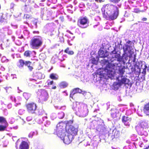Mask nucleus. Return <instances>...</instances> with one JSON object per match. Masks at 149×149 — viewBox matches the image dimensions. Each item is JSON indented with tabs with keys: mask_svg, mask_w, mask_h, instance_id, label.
<instances>
[{
	"mask_svg": "<svg viewBox=\"0 0 149 149\" xmlns=\"http://www.w3.org/2000/svg\"><path fill=\"white\" fill-rule=\"evenodd\" d=\"M41 99L43 101L47 100L48 97V95L47 91L45 90H42L40 96Z\"/></svg>",
	"mask_w": 149,
	"mask_h": 149,
	"instance_id": "obj_10",
	"label": "nucleus"
},
{
	"mask_svg": "<svg viewBox=\"0 0 149 149\" xmlns=\"http://www.w3.org/2000/svg\"><path fill=\"white\" fill-rule=\"evenodd\" d=\"M0 123L8 124L6 119L2 116H0Z\"/></svg>",
	"mask_w": 149,
	"mask_h": 149,
	"instance_id": "obj_19",
	"label": "nucleus"
},
{
	"mask_svg": "<svg viewBox=\"0 0 149 149\" xmlns=\"http://www.w3.org/2000/svg\"><path fill=\"white\" fill-rule=\"evenodd\" d=\"M136 61V58H135V57L134 58V59L133 60V62H135Z\"/></svg>",
	"mask_w": 149,
	"mask_h": 149,
	"instance_id": "obj_56",
	"label": "nucleus"
},
{
	"mask_svg": "<svg viewBox=\"0 0 149 149\" xmlns=\"http://www.w3.org/2000/svg\"><path fill=\"white\" fill-rule=\"evenodd\" d=\"M103 17L107 20H113L116 19L119 15L118 7L113 4H107L103 6L102 8Z\"/></svg>",
	"mask_w": 149,
	"mask_h": 149,
	"instance_id": "obj_1",
	"label": "nucleus"
},
{
	"mask_svg": "<svg viewBox=\"0 0 149 149\" xmlns=\"http://www.w3.org/2000/svg\"><path fill=\"white\" fill-rule=\"evenodd\" d=\"M33 33L34 34H35V33L38 34L39 33V32L38 31H33Z\"/></svg>",
	"mask_w": 149,
	"mask_h": 149,
	"instance_id": "obj_48",
	"label": "nucleus"
},
{
	"mask_svg": "<svg viewBox=\"0 0 149 149\" xmlns=\"http://www.w3.org/2000/svg\"><path fill=\"white\" fill-rule=\"evenodd\" d=\"M95 1L97 2H98V1H99V2H101L102 0H95Z\"/></svg>",
	"mask_w": 149,
	"mask_h": 149,
	"instance_id": "obj_52",
	"label": "nucleus"
},
{
	"mask_svg": "<svg viewBox=\"0 0 149 149\" xmlns=\"http://www.w3.org/2000/svg\"><path fill=\"white\" fill-rule=\"evenodd\" d=\"M114 57L117 58V60L118 61H121L122 60V57L120 56L119 54L117 53L116 54Z\"/></svg>",
	"mask_w": 149,
	"mask_h": 149,
	"instance_id": "obj_21",
	"label": "nucleus"
},
{
	"mask_svg": "<svg viewBox=\"0 0 149 149\" xmlns=\"http://www.w3.org/2000/svg\"><path fill=\"white\" fill-rule=\"evenodd\" d=\"M23 95L26 100H27L29 98V94L26 93H24Z\"/></svg>",
	"mask_w": 149,
	"mask_h": 149,
	"instance_id": "obj_31",
	"label": "nucleus"
},
{
	"mask_svg": "<svg viewBox=\"0 0 149 149\" xmlns=\"http://www.w3.org/2000/svg\"><path fill=\"white\" fill-rule=\"evenodd\" d=\"M143 111L144 113L147 116H149V102L144 105Z\"/></svg>",
	"mask_w": 149,
	"mask_h": 149,
	"instance_id": "obj_13",
	"label": "nucleus"
},
{
	"mask_svg": "<svg viewBox=\"0 0 149 149\" xmlns=\"http://www.w3.org/2000/svg\"><path fill=\"white\" fill-rule=\"evenodd\" d=\"M53 83V81H50L47 84L48 85H52Z\"/></svg>",
	"mask_w": 149,
	"mask_h": 149,
	"instance_id": "obj_43",
	"label": "nucleus"
},
{
	"mask_svg": "<svg viewBox=\"0 0 149 149\" xmlns=\"http://www.w3.org/2000/svg\"><path fill=\"white\" fill-rule=\"evenodd\" d=\"M29 137H30L31 136H32V135H30V134H29Z\"/></svg>",
	"mask_w": 149,
	"mask_h": 149,
	"instance_id": "obj_57",
	"label": "nucleus"
},
{
	"mask_svg": "<svg viewBox=\"0 0 149 149\" xmlns=\"http://www.w3.org/2000/svg\"><path fill=\"white\" fill-rule=\"evenodd\" d=\"M98 54L100 57L103 58L107 57L109 55L108 52L107 50L104 51L102 50H100L98 51Z\"/></svg>",
	"mask_w": 149,
	"mask_h": 149,
	"instance_id": "obj_11",
	"label": "nucleus"
},
{
	"mask_svg": "<svg viewBox=\"0 0 149 149\" xmlns=\"http://www.w3.org/2000/svg\"><path fill=\"white\" fill-rule=\"evenodd\" d=\"M31 52L29 50H26L24 53V56L26 57H29L30 56V54Z\"/></svg>",
	"mask_w": 149,
	"mask_h": 149,
	"instance_id": "obj_27",
	"label": "nucleus"
},
{
	"mask_svg": "<svg viewBox=\"0 0 149 149\" xmlns=\"http://www.w3.org/2000/svg\"><path fill=\"white\" fill-rule=\"evenodd\" d=\"M37 76H38V78L41 79L42 78V74L40 72H38L37 73Z\"/></svg>",
	"mask_w": 149,
	"mask_h": 149,
	"instance_id": "obj_37",
	"label": "nucleus"
},
{
	"mask_svg": "<svg viewBox=\"0 0 149 149\" xmlns=\"http://www.w3.org/2000/svg\"><path fill=\"white\" fill-rule=\"evenodd\" d=\"M111 115L112 117L113 118H114L116 117V112L113 111H112L111 112Z\"/></svg>",
	"mask_w": 149,
	"mask_h": 149,
	"instance_id": "obj_30",
	"label": "nucleus"
},
{
	"mask_svg": "<svg viewBox=\"0 0 149 149\" xmlns=\"http://www.w3.org/2000/svg\"><path fill=\"white\" fill-rule=\"evenodd\" d=\"M125 68L124 67L122 68H120L118 70L119 74L121 75V77H123V75L125 72Z\"/></svg>",
	"mask_w": 149,
	"mask_h": 149,
	"instance_id": "obj_20",
	"label": "nucleus"
},
{
	"mask_svg": "<svg viewBox=\"0 0 149 149\" xmlns=\"http://www.w3.org/2000/svg\"><path fill=\"white\" fill-rule=\"evenodd\" d=\"M73 123L72 119L67 121L66 124L63 122H60L56 125V129L57 130H76L78 127L73 126L72 125Z\"/></svg>",
	"mask_w": 149,
	"mask_h": 149,
	"instance_id": "obj_2",
	"label": "nucleus"
},
{
	"mask_svg": "<svg viewBox=\"0 0 149 149\" xmlns=\"http://www.w3.org/2000/svg\"><path fill=\"white\" fill-rule=\"evenodd\" d=\"M130 81L129 79H127L125 77L122 78L121 80H118V84L120 86H121L123 84L125 85L128 84Z\"/></svg>",
	"mask_w": 149,
	"mask_h": 149,
	"instance_id": "obj_12",
	"label": "nucleus"
},
{
	"mask_svg": "<svg viewBox=\"0 0 149 149\" xmlns=\"http://www.w3.org/2000/svg\"><path fill=\"white\" fill-rule=\"evenodd\" d=\"M56 88V86H54V87H52V89H55Z\"/></svg>",
	"mask_w": 149,
	"mask_h": 149,
	"instance_id": "obj_53",
	"label": "nucleus"
},
{
	"mask_svg": "<svg viewBox=\"0 0 149 149\" xmlns=\"http://www.w3.org/2000/svg\"><path fill=\"white\" fill-rule=\"evenodd\" d=\"M45 0H41L42 2H44V1Z\"/></svg>",
	"mask_w": 149,
	"mask_h": 149,
	"instance_id": "obj_58",
	"label": "nucleus"
},
{
	"mask_svg": "<svg viewBox=\"0 0 149 149\" xmlns=\"http://www.w3.org/2000/svg\"><path fill=\"white\" fill-rule=\"evenodd\" d=\"M132 42L130 40H128L127 42L126 43L129 44L131 45V43Z\"/></svg>",
	"mask_w": 149,
	"mask_h": 149,
	"instance_id": "obj_44",
	"label": "nucleus"
},
{
	"mask_svg": "<svg viewBox=\"0 0 149 149\" xmlns=\"http://www.w3.org/2000/svg\"><path fill=\"white\" fill-rule=\"evenodd\" d=\"M138 134L141 136H142L145 135L144 133L143 132H142V131H137Z\"/></svg>",
	"mask_w": 149,
	"mask_h": 149,
	"instance_id": "obj_38",
	"label": "nucleus"
},
{
	"mask_svg": "<svg viewBox=\"0 0 149 149\" xmlns=\"http://www.w3.org/2000/svg\"><path fill=\"white\" fill-rule=\"evenodd\" d=\"M17 149H29V145L26 141H22L20 143L18 147L17 145L16 146Z\"/></svg>",
	"mask_w": 149,
	"mask_h": 149,
	"instance_id": "obj_6",
	"label": "nucleus"
},
{
	"mask_svg": "<svg viewBox=\"0 0 149 149\" xmlns=\"http://www.w3.org/2000/svg\"><path fill=\"white\" fill-rule=\"evenodd\" d=\"M116 48H114V50L111 52V53L113 54H117V52L116 50Z\"/></svg>",
	"mask_w": 149,
	"mask_h": 149,
	"instance_id": "obj_41",
	"label": "nucleus"
},
{
	"mask_svg": "<svg viewBox=\"0 0 149 149\" xmlns=\"http://www.w3.org/2000/svg\"><path fill=\"white\" fill-rule=\"evenodd\" d=\"M141 11V10L139 9L136 8L134 9L133 12L136 13H139Z\"/></svg>",
	"mask_w": 149,
	"mask_h": 149,
	"instance_id": "obj_36",
	"label": "nucleus"
},
{
	"mask_svg": "<svg viewBox=\"0 0 149 149\" xmlns=\"http://www.w3.org/2000/svg\"><path fill=\"white\" fill-rule=\"evenodd\" d=\"M142 20L143 21H146L147 20V18L146 17H143L142 19Z\"/></svg>",
	"mask_w": 149,
	"mask_h": 149,
	"instance_id": "obj_46",
	"label": "nucleus"
},
{
	"mask_svg": "<svg viewBox=\"0 0 149 149\" xmlns=\"http://www.w3.org/2000/svg\"><path fill=\"white\" fill-rule=\"evenodd\" d=\"M7 146V144H5L3 145V146L4 147H6Z\"/></svg>",
	"mask_w": 149,
	"mask_h": 149,
	"instance_id": "obj_51",
	"label": "nucleus"
},
{
	"mask_svg": "<svg viewBox=\"0 0 149 149\" xmlns=\"http://www.w3.org/2000/svg\"><path fill=\"white\" fill-rule=\"evenodd\" d=\"M26 61L22 59H19L17 62V65L19 68H22L23 67L24 65H25Z\"/></svg>",
	"mask_w": 149,
	"mask_h": 149,
	"instance_id": "obj_14",
	"label": "nucleus"
},
{
	"mask_svg": "<svg viewBox=\"0 0 149 149\" xmlns=\"http://www.w3.org/2000/svg\"><path fill=\"white\" fill-rule=\"evenodd\" d=\"M122 121L125 125L129 126L130 123L131 121V118L128 116H124L122 117Z\"/></svg>",
	"mask_w": 149,
	"mask_h": 149,
	"instance_id": "obj_9",
	"label": "nucleus"
},
{
	"mask_svg": "<svg viewBox=\"0 0 149 149\" xmlns=\"http://www.w3.org/2000/svg\"><path fill=\"white\" fill-rule=\"evenodd\" d=\"M145 68L143 69V71L142 72V73L144 75H146V69L147 67V66L145 65Z\"/></svg>",
	"mask_w": 149,
	"mask_h": 149,
	"instance_id": "obj_34",
	"label": "nucleus"
},
{
	"mask_svg": "<svg viewBox=\"0 0 149 149\" xmlns=\"http://www.w3.org/2000/svg\"><path fill=\"white\" fill-rule=\"evenodd\" d=\"M17 1H18V0H16Z\"/></svg>",
	"mask_w": 149,
	"mask_h": 149,
	"instance_id": "obj_61",
	"label": "nucleus"
},
{
	"mask_svg": "<svg viewBox=\"0 0 149 149\" xmlns=\"http://www.w3.org/2000/svg\"><path fill=\"white\" fill-rule=\"evenodd\" d=\"M27 111L29 113L34 114L36 113V111L37 108V106L36 103L33 102H31L27 103L25 105Z\"/></svg>",
	"mask_w": 149,
	"mask_h": 149,
	"instance_id": "obj_5",
	"label": "nucleus"
},
{
	"mask_svg": "<svg viewBox=\"0 0 149 149\" xmlns=\"http://www.w3.org/2000/svg\"><path fill=\"white\" fill-rule=\"evenodd\" d=\"M87 135L88 136V137L90 139L92 138V137L94 136V134H92L91 133V132H90V133L87 132Z\"/></svg>",
	"mask_w": 149,
	"mask_h": 149,
	"instance_id": "obj_33",
	"label": "nucleus"
},
{
	"mask_svg": "<svg viewBox=\"0 0 149 149\" xmlns=\"http://www.w3.org/2000/svg\"><path fill=\"white\" fill-rule=\"evenodd\" d=\"M58 117L60 119H62L64 118L65 114L63 112H61L59 113L58 114Z\"/></svg>",
	"mask_w": 149,
	"mask_h": 149,
	"instance_id": "obj_28",
	"label": "nucleus"
},
{
	"mask_svg": "<svg viewBox=\"0 0 149 149\" xmlns=\"http://www.w3.org/2000/svg\"><path fill=\"white\" fill-rule=\"evenodd\" d=\"M116 149V148H114V149Z\"/></svg>",
	"mask_w": 149,
	"mask_h": 149,
	"instance_id": "obj_62",
	"label": "nucleus"
},
{
	"mask_svg": "<svg viewBox=\"0 0 149 149\" xmlns=\"http://www.w3.org/2000/svg\"><path fill=\"white\" fill-rule=\"evenodd\" d=\"M77 134V131H65L66 135L63 139L64 143L66 144L70 143L74 136H76Z\"/></svg>",
	"mask_w": 149,
	"mask_h": 149,
	"instance_id": "obj_3",
	"label": "nucleus"
},
{
	"mask_svg": "<svg viewBox=\"0 0 149 149\" xmlns=\"http://www.w3.org/2000/svg\"><path fill=\"white\" fill-rule=\"evenodd\" d=\"M109 1L113 3H117L120 2V0H109Z\"/></svg>",
	"mask_w": 149,
	"mask_h": 149,
	"instance_id": "obj_35",
	"label": "nucleus"
},
{
	"mask_svg": "<svg viewBox=\"0 0 149 149\" xmlns=\"http://www.w3.org/2000/svg\"><path fill=\"white\" fill-rule=\"evenodd\" d=\"M75 94L72 91V92L70 94V97L73 98V97L74 95Z\"/></svg>",
	"mask_w": 149,
	"mask_h": 149,
	"instance_id": "obj_42",
	"label": "nucleus"
},
{
	"mask_svg": "<svg viewBox=\"0 0 149 149\" xmlns=\"http://www.w3.org/2000/svg\"><path fill=\"white\" fill-rule=\"evenodd\" d=\"M31 119V118L29 117H28L26 118V120L28 121H29Z\"/></svg>",
	"mask_w": 149,
	"mask_h": 149,
	"instance_id": "obj_45",
	"label": "nucleus"
},
{
	"mask_svg": "<svg viewBox=\"0 0 149 149\" xmlns=\"http://www.w3.org/2000/svg\"><path fill=\"white\" fill-rule=\"evenodd\" d=\"M13 129L15 130H16L17 128V126H15L13 127Z\"/></svg>",
	"mask_w": 149,
	"mask_h": 149,
	"instance_id": "obj_49",
	"label": "nucleus"
},
{
	"mask_svg": "<svg viewBox=\"0 0 149 149\" xmlns=\"http://www.w3.org/2000/svg\"><path fill=\"white\" fill-rule=\"evenodd\" d=\"M49 77L52 79L57 80L58 79V77L56 74L52 73L50 75Z\"/></svg>",
	"mask_w": 149,
	"mask_h": 149,
	"instance_id": "obj_23",
	"label": "nucleus"
},
{
	"mask_svg": "<svg viewBox=\"0 0 149 149\" xmlns=\"http://www.w3.org/2000/svg\"><path fill=\"white\" fill-rule=\"evenodd\" d=\"M119 131H115L114 134V136L116 137H118L119 136Z\"/></svg>",
	"mask_w": 149,
	"mask_h": 149,
	"instance_id": "obj_32",
	"label": "nucleus"
},
{
	"mask_svg": "<svg viewBox=\"0 0 149 149\" xmlns=\"http://www.w3.org/2000/svg\"><path fill=\"white\" fill-rule=\"evenodd\" d=\"M60 18L61 19V20H62V21H63L64 18H63V17H61Z\"/></svg>",
	"mask_w": 149,
	"mask_h": 149,
	"instance_id": "obj_50",
	"label": "nucleus"
},
{
	"mask_svg": "<svg viewBox=\"0 0 149 149\" xmlns=\"http://www.w3.org/2000/svg\"><path fill=\"white\" fill-rule=\"evenodd\" d=\"M72 91L75 94L77 93H81L82 92V90L79 88H74L73 89Z\"/></svg>",
	"mask_w": 149,
	"mask_h": 149,
	"instance_id": "obj_26",
	"label": "nucleus"
},
{
	"mask_svg": "<svg viewBox=\"0 0 149 149\" xmlns=\"http://www.w3.org/2000/svg\"><path fill=\"white\" fill-rule=\"evenodd\" d=\"M31 65V62H30L29 61H26L25 65L27 66L28 67V68L30 71H31L33 69V67Z\"/></svg>",
	"mask_w": 149,
	"mask_h": 149,
	"instance_id": "obj_17",
	"label": "nucleus"
},
{
	"mask_svg": "<svg viewBox=\"0 0 149 149\" xmlns=\"http://www.w3.org/2000/svg\"><path fill=\"white\" fill-rule=\"evenodd\" d=\"M140 125L141 126L143 127L142 126L143 125L144 126H145L146 125V123L144 122H142L140 123Z\"/></svg>",
	"mask_w": 149,
	"mask_h": 149,
	"instance_id": "obj_39",
	"label": "nucleus"
},
{
	"mask_svg": "<svg viewBox=\"0 0 149 149\" xmlns=\"http://www.w3.org/2000/svg\"><path fill=\"white\" fill-rule=\"evenodd\" d=\"M42 43V41L41 38L35 36L31 39L30 45L32 48L38 49L41 46Z\"/></svg>",
	"mask_w": 149,
	"mask_h": 149,
	"instance_id": "obj_4",
	"label": "nucleus"
},
{
	"mask_svg": "<svg viewBox=\"0 0 149 149\" xmlns=\"http://www.w3.org/2000/svg\"><path fill=\"white\" fill-rule=\"evenodd\" d=\"M42 54H40V55H39L40 57V56H42L41 55H42Z\"/></svg>",
	"mask_w": 149,
	"mask_h": 149,
	"instance_id": "obj_59",
	"label": "nucleus"
},
{
	"mask_svg": "<svg viewBox=\"0 0 149 149\" xmlns=\"http://www.w3.org/2000/svg\"><path fill=\"white\" fill-rule=\"evenodd\" d=\"M144 149H149V145L148 146V147H146L145 148H144Z\"/></svg>",
	"mask_w": 149,
	"mask_h": 149,
	"instance_id": "obj_55",
	"label": "nucleus"
},
{
	"mask_svg": "<svg viewBox=\"0 0 149 149\" xmlns=\"http://www.w3.org/2000/svg\"><path fill=\"white\" fill-rule=\"evenodd\" d=\"M69 47H67L65 50L64 52L69 55H72L74 54V52L72 51H69Z\"/></svg>",
	"mask_w": 149,
	"mask_h": 149,
	"instance_id": "obj_22",
	"label": "nucleus"
},
{
	"mask_svg": "<svg viewBox=\"0 0 149 149\" xmlns=\"http://www.w3.org/2000/svg\"><path fill=\"white\" fill-rule=\"evenodd\" d=\"M55 133L56 134L58 137L61 138L62 140L66 135L65 134V131L64 132H63L62 131H57Z\"/></svg>",
	"mask_w": 149,
	"mask_h": 149,
	"instance_id": "obj_15",
	"label": "nucleus"
},
{
	"mask_svg": "<svg viewBox=\"0 0 149 149\" xmlns=\"http://www.w3.org/2000/svg\"><path fill=\"white\" fill-rule=\"evenodd\" d=\"M115 67V66L114 64L109 63L107 65L105 68L107 70L108 72L111 74V72H113V70H115L114 68Z\"/></svg>",
	"mask_w": 149,
	"mask_h": 149,
	"instance_id": "obj_8",
	"label": "nucleus"
},
{
	"mask_svg": "<svg viewBox=\"0 0 149 149\" xmlns=\"http://www.w3.org/2000/svg\"><path fill=\"white\" fill-rule=\"evenodd\" d=\"M131 48V47L130 45H125L123 47V51L124 52V53L122 55V56L123 57L126 54V52L128 50V49H130Z\"/></svg>",
	"mask_w": 149,
	"mask_h": 149,
	"instance_id": "obj_18",
	"label": "nucleus"
},
{
	"mask_svg": "<svg viewBox=\"0 0 149 149\" xmlns=\"http://www.w3.org/2000/svg\"><path fill=\"white\" fill-rule=\"evenodd\" d=\"M68 84L67 82L65 81H62L60 83V86L62 88H65L68 86Z\"/></svg>",
	"mask_w": 149,
	"mask_h": 149,
	"instance_id": "obj_24",
	"label": "nucleus"
},
{
	"mask_svg": "<svg viewBox=\"0 0 149 149\" xmlns=\"http://www.w3.org/2000/svg\"><path fill=\"white\" fill-rule=\"evenodd\" d=\"M8 125V124H3V125H0V130H4Z\"/></svg>",
	"mask_w": 149,
	"mask_h": 149,
	"instance_id": "obj_25",
	"label": "nucleus"
},
{
	"mask_svg": "<svg viewBox=\"0 0 149 149\" xmlns=\"http://www.w3.org/2000/svg\"><path fill=\"white\" fill-rule=\"evenodd\" d=\"M83 1H87V0H83Z\"/></svg>",
	"mask_w": 149,
	"mask_h": 149,
	"instance_id": "obj_60",
	"label": "nucleus"
},
{
	"mask_svg": "<svg viewBox=\"0 0 149 149\" xmlns=\"http://www.w3.org/2000/svg\"><path fill=\"white\" fill-rule=\"evenodd\" d=\"M2 18H1V19H0V22H3V21L2 20Z\"/></svg>",
	"mask_w": 149,
	"mask_h": 149,
	"instance_id": "obj_54",
	"label": "nucleus"
},
{
	"mask_svg": "<svg viewBox=\"0 0 149 149\" xmlns=\"http://www.w3.org/2000/svg\"><path fill=\"white\" fill-rule=\"evenodd\" d=\"M15 6V4L14 3H11L10 5V8L12 9H13Z\"/></svg>",
	"mask_w": 149,
	"mask_h": 149,
	"instance_id": "obj_40",
	"label": "nucleus"
},
{
	"mask_svg": "<svg viewBox=\"0 0 149 149\" xmlns=\"http://www.w3.org/2000/svg\"><path fill=\"white\" fill-rule=\"evenodd\" d=\"M80 113L82 117H84L88 115V114L87 109L86 108L85 109H83L81 110Z\"/></svg>",
	"mask_w": 149,
	"mask_h": 149,
	"instance_id": "obj_16",
	"label": "nucleus"
},
{
	"mask_svg": "<svg viewBox=\"0 0 149 149\" xmlns=\"http://www.w3.org/2000/svg\"><path fill=\"white\" fill-rule=\"evenodd\" d=\"M88 19L86 17H81L78 21V24L81 25L88 24Z\"/></svg>",
	"mask_w": 149,
	"mask_h": 149,
	"instance_id": "obj_7",
	"label": "nucleus"
},
{
	"mask_svg": "<svg viewBox=\"0 0 149 149\" xmlns=\"http://www.w3.org/2000/svg\"><path fill=\"white\" fill-rule=\"evenodd\" d=\"M29 80L30 81H36V79L32 78H30Z\"/></svg>",
	"mask_w": 149,
	"mask_h": 149,
	"instance_id": "obj_47",
	"label": "nucleus"
},
{
	"mask_svg": "<svg viewBox=\"0 0 149 149\" xmlns=\"http://www.w3.org/2000/svg\"><path fill=\"white\" fill-rule=\"evenodd\" d=\"M91 62L93 64L96 65L97 63V61L95 58H92L91 59Z\"/></svg>",
	"mask_w": 149,
	"mask_h": 149,
	"instance_id": "obj_29",
	"label": "nucleus"
}]
</instances>
